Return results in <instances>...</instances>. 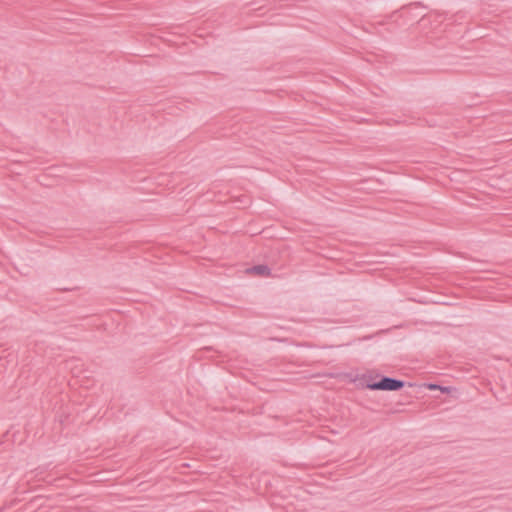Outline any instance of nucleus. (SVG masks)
<instances>
[{"instance_id":"f257e3e1","label":"nucleus","mask_w":512,"mask_h":512,"mask_svg":"<svg viewBox=\"0 0 512 512\" xmlns=\"http://www.w3.org/2000/svg\"><path fill=\"white\" fill-rule=\"evenodd\" d=\"M404 386L405 381L388 376H380L378 381L370 376L366 384L368 389L378 391H399Z\"/></svg>"},{"instance_id":"f03ea898","label":"nucleus","mask_w":512,"mask_h":512,"mask_svg":"<svg viewBox=\"0 0 512 512\" xmlns=\"http://www.w3.org/2000/svg\"><path fill=\"white\" fill-rule=\"evenodd\" d=\"M249 271L260 276H269L271 274V269L264 264L255 265Z\"/></svg>"},{"instance_id":"7ed1b4c3","label":"nucleus","mask_w":512,"mask_h":512,"mask_svg":"<svg viewBox=\"0 0 512 512\" xmlns=\"http://www.w3.org/2000/svg\"><path fill=\"white\" fill-rule=\"evenodd\" d=\"M429 388L430 389H440L442 392H447L448 391V387H442V386L437 385V384H429Z\"/></svg>"},{"instance_id":"20e7f679","label":"nucleus","mask_w":512,"mask_h":512,"mask_svg":"<svg viewBox=\"0 0 512 512\" xmlns=\"http://www.w3.org/2000/svg\"><path fill=\"white\" fill-rule=\"evenodd\" d=\"M430 19H431V16H429V17H423V18L421 19V21H420V22H421V25H423V26H424V25H426V23H427L428 21L430 22Z\"/></svg>"},{"instance_id":"39448f33","label":"nucleus","mask_w":512,"mask_h":512,"mask_svg":"<svg viewBox=\"0 0 512 512\" xmlns=\"http://www.w3.org/2000/svg\"><path fill=\"white\" fill-rule=\"evenodd\" d=\"M434 21L440 23L439 16H434Z\"/></svg>"}]
</instances>
